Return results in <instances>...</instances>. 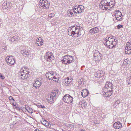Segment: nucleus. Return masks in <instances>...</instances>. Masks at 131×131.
<instances>
[{"label":"nucleus","mask_w":131,"mask_h":131,"mask_svg":"<svg viewBox=\"0 0 131 131\" xmlns=\"http://www.w3.org/2000/svg\"><path fill=\"white\" fill-rule=\"evenodd\" d=\"M83 31L82 28H78L77 26H72L68 29V34L73 38L80 37Z\"/></svg>","instance_id":"1"},{"label":"nucleus","mask_w":131,"mask_h":131,"mask_svg":"<svg viewBox=\"0 0 131 131\" xmlns=\"http://www.w3.org/2000/svg\"><path fill=\"white\" fill-rule=\"evenodd\" d=\"M117 40L111 37L105 38L103 40V43L104 45L109 48H112L116 46L117 43Z\"/></svg>","instance_id":"2"},{"label":"nucleus","mask_w":131,"mask_h":131,"mask_svg":"<svg viewBox=\"0 0 131 131\" xmlns=\"http://www.w3.org/2000/svg\"><path fill=\"white\" fill-rule=\"evenodd\" d=\"M19 75L21 79L24 80L28 78L29 72L25 68H22L20 71Z\"/></svg>","instance_id":"3"},{"label":"nucleus","mask_w":131,"mask_h":131,"mask_svg":"<svg viewBox=\"0 0 131 131\" xmlns=\"http://www.w3.org/2000/svg\"><path fill=\"white\" fill-rule=\"evenodd\" d=\"M74 59L72 56L67 55L64 56L62 60V63L65 64H69L74 61Z\"/></svg>","instance_id":"4"},{"label":"nucleus","mask_w":131,"mask_h":131,"mask_svg":"<svg viewBox=\"0 0 131 131\" xmlns=\"http://www.w3.org/2000/svg\"><path fill=\"white\" fill-rule=\"evenodd\" d=\"M84 7L82 5H77L74 6H73L72 10L73 12L75 13H80L84 10Z\"/></svg>","instance_id":"5"},{"label":"nucleus","mask_w":131,"mask_h":131,"mask_svg":"<svg viewBox=\"0 0 131 131\" xmlns=\"http://www.w3.org/2000/svg\"><path fill=\"white\" fill-rule=\"evenodd\" d=\"M63 100L65 103L70 104L73 102V98L69 94H67L64 96Z\"/></svg>","instance_id":"6"},{"label":"nucleus","mask_w":131,"mask_h":131,"mask_svg":"<svg viewBox=\"0 0 131 131\" xmlns=\"http://www.w3.org/2000/svg\"><path fill=\"white\" fill-rule=\"evenodd\" d=\"M39 5L44 9L49 8L50 3L47 0H40Z\"/></svg>","instance_id":"7"},{"label":"nucleus","mask_w":131,"mask_h":131,"mask_svg":"<svg viewBox=\"0 0 131 131\" xmlns=\"http://www.w3.org/2000/svg\"><path fill=\"white\" fill-rule=\"evenodd\" d=\"M6 60L8 64L11 66L14 64L15 62L12 56H7L6 58Z\"/></svg>","instance_id":"8"},{"label":"nucleus","mask_w":131,"mask_h":131,"mask_svg":"<svg viewBox=\"0 0 131 131\" xmlns=\"http://www.w3.org/2000/svg\"><path fill=\"white\" fill-rule=\"evenodd\" d=\"M45 59L47 61H50L53 60L54 59V57L52 53L50 52H48L46 53L45 56Z\"/></svg>","instance_id":"9"},{"label":"nucleus","mask_w":131,"mask_h":131,"mask_svg":"<svg viewBox=\"0 0 131 131\" xmlns=\"http://www.w3.org/2000/svg\"><path fill=\"white\" fill-rule=\"evenodd\" d=\"M115 16L116 19L118 21H121L123 19L121 13L118 10H116L115 12Z\"/></svg>","instance_id":"10"},{"label":"nucleus","mask_w":131,"mask_h":131,"mask_svg":"<svg viewBox=\"0 0 131 131\" xmlns=\"http://www.w3.org/2000/svg\"><path fill=\"white\" fill-rule=\"evenodd\" d=\"M94 57L93 60L95 62H99L101 59L100 53L97 51L95 53Z\"/></svg>","instance_id":"11"},{"label":"nucleus","mask_w":131,"mask_h":131,"mask_svg":"<svg viewBox=\"0 0 131 131\" xmlns=\"http://www.w3.org/2000/svg\"><path fill=\"white\" fill-rule=\"evenodd\" d=\"M72 79L71 77H67L63 80V81L64 84L66 86L69 85L72 82Z\"/></svg>","instance_id":"12"},{"label":"nucleus","mask_w":131,"mask_h":131,"mask_svg":"<svg viewBox=\"0 0 131 131\" xmlns=\"http://www.w3.org/2000/svg\"><path fill=\"white\" fill-rule=\"evenodd\" d=\"M36 45L39 46H41L43 44V39L41 37L37 38L36 40Z\"/></svg>","instance_id":"13"},{"label":"nucleus","mask_w":131,"mask_h":131,"mask_svg":"<svg viewBox=\"0 0 131 131\" xmlns=\"http://www.w3.org/2000/svg\"><path fill=\"white\" fill-rule=\"evenodd\" d=\"M54 73L53 72H49L47 73L46 74V78L49 80H51L53 77Z\"/></svg>","instance_id":"14"},{"label":"nucleus","mask_w":131,"mask_h":131,"mask_svg":"<svg viewBox=\"0 0 131 131\" xmlns=\"http://www.w3.org/2000/svg\"><path fill=\"white\" fill-rule=\"evenodd\" d=\"M122 126V124L119 122H115L113 124V126L115 129H119L121 128Z\"/></svg>","instance_id":"15"},{"label":"nucleus","mask_w":131,"mask_h":131,"mask_svg":"<svg viewBox=\"0 0 131 131\" xmlns=\"http://www.w3.org/2000/svg\"><path fill=\"white\" fill-rule=\"evenodd\" d=\"M42 83L38 80L35 81V82L33 84V86L37 89H38L41 86Z\"/></svg>","instance_id":"16"},{"label":"nucleus","mask_w":131,"mask_h":131,"mask_svg":"<svg viewBox=\"0 0 131 131\" xmlns=\"http://www.w3.org/2000/svg\"><path fill=\"white\" fill-rule=\"evenodd\" d=\"M2 7L4 10H8L9 8V5L7 4V2H5L2 4Z\"/></svg>","instance_id":"17"},{"label":"nucleus","mask_w":131,"mask_h":131,"mask_svg":"<svg viewBox=\"0 0 131 131\" xmlns=\"http://www.w3.org/2000/svg\"><path fill=\"white\" fill-rule=\"evenodd\" d=\"M99 31V29L97 27H95L91 29L89 31L90 34H94Z\"/></svg>","instance_id":"18"},{"label":"nucleus","mask_w":131,"mask_h":131,"mask_svg":"<svg viewBox=\"0 0 131 131\" xmlns=\"http://www.w3.org/2000/svg\"><path fill=\"white\" fill-rule=\"evenodd\" d=\"M41 123L48 128H50L51 127V124L46 120H44L43 121H42Z\"/></svg>","instance_id":"19"},{"label":"nucleus","mask_w":131,"mask_h":131,"mask_svg":"<svg viewBox=\"0 0 131 131\" xmlns=\"http://www.w3.org/2000/svg\"><path fill=\"white\" fill-rule=\"evenodd\" d=\"M105 88L107 89H110L111 90H112L113 88L112 83L110 82H107L105 85Z\"/></svg>","instance_id":"20"},{"label":"nucleus","mask_w":131,"mask_h":131,"mask_svg":"<svg viewBox=\"0 0 131 131\" xmlns=\"http://www.w3.org/2000/svg\"><path fill=\"white\" fill-rule=\"evenodd\" d=\"M89 92L88 90L86 89H84L81 92V95L83 97H85L88 96Z\"/></svg>","instance_id":"21"},{"label":"nucleus","mask_w":131,"mask_h":131,"mask_svg":"<svg viewBox=\"0 0 131 131\" xmlns=\"http://www.w3.org/2000/svg\"><path fill=\"white\" fill-rule=\"evenodd\" d=\"M58 90H54L52 92L51 95L53 97L55 98L56 97L58 96Z\"/></svg>","instance_id":"22"},{"label":"nucleus","mask_w":131,"mask_h":131,"mask_svg":"<svg viewBox=\"0 0 131 131\" xmlns=\"http://www.w3.org/2000/svg\"><path fill=\"white\" fill-rule=\"evenodd\" d=\"M112 90H109L106 92H104L103 93L104 95H105V96L106 97H109L112 94V92H111Z\"/></svg>","instance_id":"23"},{"label":"nucleus","mask_w":131,"mask_h":131,"mask_svg":"<svg viewBox=\"0 0 131 131\" xmlns=\"http://www.w3.org/2000/svg\"><path fill=\"white\" fill-rule=\"evenodd\" d=\"M55 98L53 97L51 95L48 98L47 101L48 102L51 103L52 102V101H54Z\"/></svg>","instance_id":"24"},{"label":"nucleus","mask_w":131,"mask_h":131,"mask_svg":"<svg viewBox=\"0 0 131 131\" xmlns=\"http://www.w3.org/2000/svg\"><path fill=\"white\" fill-rule=\"evenodd\" d=\"M125 53L127 54H130L131 53V47H129V48L125 47Z\"/></svg>","instance_id":"25"},{"label":"nucleus","mask_w":131,"mask_h":131,"mask_svg":"<svg viewBox=\"0 0 131 131\" xmlns=\"http://www.w3.org/2000/svg\"><path fill=\"white\" fill-rule=\"evenodd\" d=\"M103 72H104L102 71H98L97 72V77L98 78L103 76Z\"/></svg>","instance_id":"26"},{"label":"nucleus","mask_w":131,"mask_h":131,"mask_svg":"<svg viewBox=\"0 0 131 131\" xmlns=\"http://www.w3.org/2000/svg\"><path fill=\"white\" fill-rule=\"evenodd\" d=\"M110 1V0H103L101 1L100 4L101 5L105 4V5L107 6V4H108V2Z\"/></svg>","instance_id":"27"},{"label":"nucleus","mask_w":131,"mask_h":131,"mask_svg":"<svg viewBox=\"0 0 131 131\" xmlns=\"http://www.w3.org/2000/svg\"><path fill=\"white\" fill-rule=\"evenodd\" d=\"M108 6L100 4V8H101L102 10H107V6Z\"/></svg>","instance_id":"28"},{"label":"nucleus","mask_w":131,"mask_h":131,"mask_svg":"<svg viewBox=\"0 0 131 131\" xmlns=\"http://www.w3.org/2000/svg\"><path fill=\"white\" fill-rule=\"evenodd\" d=\"M114 2L110 0V1L107 4L108 6H110L112 7L114 5Z\"/></svg>","instance_id":"29"},{"label":"nucleus","mask_w":131,"mask_h":131,"mask_svg":"<svg viewBox=\"0 0 131 131\" xmlns=\"http://www.w3.org/2000/svg\"><path fill=\"white\" fill-rule=\"evenodd\" d=\"M73 13L71 11V10H68V15L69 16H74L73 15Z\"/></svg>","instance_id":"30"},{"label":"nucleus","mask_w":131,"mask_h":131,"mask_svg":"<svg viewBox=\"0 0 131 131\" xmlns=\"http://www.w3.org/2000/svg\"><path fill=\"white\" fill-rule=\"evenodd\" d=\"M51 80V81L53 80V81L57 82H58L59 80L58 78H57L55 76H53V78H52V79Z\"/></svg>","instance_id":"31"},{"label":"nucleus","mask_w":131,"mask_h":131,"mask_svg":"<svg viewBox=\"0 0 131 131\" xmlns=\"http://www.w3.org/2000/svg\"><path fill=\"white\" fill-rule=\"evenodd\" d=\"M23 55L25 57H27L29 54V53L28 51H24L22 53Z\"/></svg>","instance_id":"32"},{"label":"nucleus","mask_w":131,"mask_h":131,"mask_svg":"<svg viewBox=\"0 0 131 131\" xmlns=\"http://www.w3.org/2000/svg\"><path fill=\"white\" fill-rule=\"evenodd\" d=\"M41 18H38L37 19V23L38 24H39L41 22Z\"/></svg>","instance_id":"33"},{"label":"nucleus","mask_w":131,"mask_h":131,"mask_svg":"<svg viewBox=\"0 0 131 131\" xmlns=\"http://www.w3.org/2000/svg\"><path fill=\"white\" fill-rule=\"evenodd\" d=\"M37 106L40 108H45V107L43 105H42L38 104H37Z\"/></svg>","instance_id":"34"},{"label":"nucleus","mask_w":131,"mask_h":131,"mask_svg":"<svg viewBox=\"0 0 131 131\" xmlns=\"http://www.w3.org/2000/svg\"><path fill=\"white\" fill-rule=\"evenodd\" d=\"M17 39L16 36H14L11 39V41L13 42L15 40H16Z\"/></svg>","instance_id":"35"},{"label":"nucleus","mask_w":131,"mask_h":131,"mask_svg":"<svg viewBox=\"0 0 131 131\" xmlns=\"http://www.w3.org/2000/svg\"><path fill=\"white\" fill-rule=\"evenodd\" d=\"M55 15V14H54L53 13H52L51 14H49L48 16L50 18H52L54 17Z\"/></svg>","instance_id":"36"},{"label":"nucleus","mask_w":131,"mask_h":131,"mask_svg":"<svg viewBox=\"0 0 131 131\" xmlns=\"http://www.w3.org/2000/svg\"><path fill=\"white\" fill-rule=\"evenodd\" d=\"M27 111L28 112L30 113H33V110L31 108H30L28 109Z\"/></svg>","instance_id":"37"},{"label":"nucleus","mask_w":131,"mask_h":131,"mask_svg":"<svg viewBox=\"0 0 131 131\" xmlns=\"http://www.w3.org/2000/svg\"><path fill=\"white\" fill-rule=\"evenodd\" d=\"M129 47H131V43L130 42H127L126 44V47L129 48Z\"/></svg>","instance_id":"38"},{"label":"nucleus","mask_w":131,"mask_h":131,"mask_svg":"<svg viewBox=\"0 0 131 131\" xmlns=\"http://www.w3.org/2000/svg\"><path fill=\"white\" fill-rule=\"evenodd\" d=\"M79 83L81 85L83 83V82L82 81V79H79Z\"/></svg>","instance_id":"39"},{"label":"nucleus","mask_w":131,"mask_h":131,"mask_svg":"<svg viewBox=\"0 0 131 131\" xmlns=\"http://www.w3.org/2000/svg\"><path fill=\"white\" fill-rule=\"evenodd\" d=\"M117 27L118 29H119L120 28H123V25H121L120 24H119V25H118L117 26Z\"/></svg>","instance_id":"40"},{"label":"nucleus","mask_w":131,"mask_h":131,"mask_svg":"<svg viewBox=\"0 0 131 131\" xmlns=\"http://www.w3.org/2000/svg\"><path fill=\"white\" fill-rule=\"evenodd\" d=\"M119 104L118 102L117 101H116L115 102L114 104V106L115 107H116Z\"/></svg>","instance_id":"41"},{"label":"nucleus","mask_w":131,"mask_h":131,"mask_svg":"<svg viewBox=\"0 0 131 131\" xmlns=\"http://www.w3.org/2000/svg\"><path fill=\"white\" fill-rule=\"evenodd\" d=\"M128 84H129L131 83V77L128 80Z\"/></svg>","instance_id":"42"},{"label":"nucleus","mask_w":131,"mask_h":131,"mask_svg":"<svg viewBox=\"0 0 131 131\" xmlns=\"http://www.w3.org/2000/svg\"><path fill=\"white\" fill-rule=\"evenodd\" d=\"M30 108V107L27 105H26L25 106V108L26 110H27V111Z\"/></svg>","instance_id":"43"},{"label":"nucleus","mask_w":131,"mask_h":131,"mask_svg":"<svg viewBox=\"0 0 131 131\" xmlns=\"http://www.w3.org/2000/svg\"><path fill=\"white\" fill-rule=\"evenodd\" d=\"M0 78L2 79H3L4 78V77L1 73H0Z\"/></svg>","instance_id":"44"},{"label":"nucleus","mask_w":131,"mask_h":131,"mask_svg":"<svg viewBox=\"0 0 131 131\" xmlns=\"http://www.w3.org/2000/svg\"><path fill=\"white\" fill-rule=\"evenodd\" d=\"M9 99L10 100H13V101H14V100L13 99V97L12 96H9Z\"/></svg>","instance_id":"45"},{"label":"nucleus","mask_w":131,"mask_h":131,"mask_svg":"<svg viewBox=\"0 0 131 131\" xmlns=\"http://www.w3.org/2000/svg\"><path fill=\"white\" fill-rule=\"evenodd\" d=\"M121 121H123V122L124 121V118H122L121 119Z\"/></svg>","instance_id":"46"},{"label":"nucleus","mask_w":131,"mask_h":131,"mask_svg":"<svg viewBox=\"0 0 131 131\" xmlns=\"http://www.w3.org/2000/svg\"><path fill=\"white\" fill-rule=\"evenodd\" d=\"M35 131H40L39 129H37Z\"/></svg>","instance_id":"47"},{"label":"nucleus","mask_w":131,"mask_h":131,"mask_svg":"<svg viewBox=\"0 0 131 131\" xmlns=\"http://www.w3.org/2000/svg\"><path fill=\"white\" fill-rule=\"evenodd\" d=\"M81 131H85L84 130H81Z\"/></svg>","instance_id":"48"}]
</instances>
